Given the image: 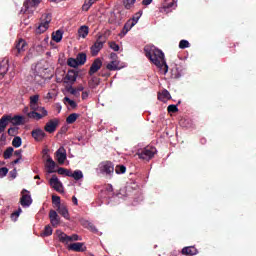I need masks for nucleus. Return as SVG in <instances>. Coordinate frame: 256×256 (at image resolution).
Segmentation results:
<instances>
[{"instance_id": "nucleus-47", "label": "nucleus", "mask_w": 256, "mask_h": 256, "mask_svg": "<svg viewBox=\"0 0 256 256\" xmlns=\"http://www.w3.org/2000/svg\"><path fill=\"white\" fill-rule=\"evenodd\" d=\"M21 211H22L21 208H19L17 211L13 212L11 214V219L13 221H17V217H19V215H21Z\"/></svg>"}, {"instance_id": "nucleus-16", "label": "nucleus", "mask_w": 256, "mask_h": 256, "mask_svg": "<svg viewBox=\"0 0 256 256\" xmlns=\"http://www.w3.org/2000/svg\"><path fill=\"white\" fill-rule=\"evenodd\" d=\"M9 123H11V115H3L0 119V133L5 132Z\"/></svg>"}, {"instance_id": "nucleus-25", "label": "nucleus", "mask_w": 256, "mask_h": 256, "mask_svg": "<svg viewBox=\"0 0 256 256\" xmlns=\"http://www.w3.org/2000/svg\"><path fill=\"white\" fill-rule=\"evenodd\" d=\"M106 69L108 71H119V69H121V67H119V61L112 60L110 63L106 65Z\"/></svg>"}, {"instance_id": "nucleus-40", "label": "nucleus", "mask_w": 256, "mask_h": 256, "mask_svg": "<svg viewBox=\"0 0 256 256\" xmlns=\"http://www.w3.org/2000/svg\"><path fill=\"white\" fill-rule=\"evenodd\" d=\"M93 3H95L93 0H85L82 9L83 11H89V9H91V6L93 5Z\"/></svg>"}, {"instance_id": "nucleus-9", "label": "nucleus", "mask_w": 256, "mask_h": 256, "mask_svg": "<svg viewBox=\"0 0 256 256\" xmlns=\"http://www.w3.org/2000/svg\"><path fill=\"white\" fill-rule=\"evenodd\" d=\"M57 127H59V119L54 118L46 123L44 131L47 133H55V131H57Z\"/></svg>"}, {"instance_id": "nucleus-37", "label": "nucleus", "mask_w": 256, "mask_h": 256, "mask_svg": "<svg viewBox=\"0 0 256 256\" xmlns=\"http://www.w3.org/2000/svg\"><path fill=\"white\" fill-rule=\"evenodd\" d=\"M23 141L21 140V137L15 136L14 139L12 140V145L15 148L21 147Z\"/></svg>"}, {"instance_id": "nucleus-57", "label": "nucleus", "mask_w": 256, "mask_h": 256, "mask_svg": "<svg viewBox=\"0 0 256 256\" xmlns=\"http://www.w3.org/2000/svg\"><path fill=\"white\" fill-rule=\"evenodd\" d=\"M70 241H79V235L73 234L72 236H70Z\"/></svg>"}, {"instance_id": "nucleus-35", "label": "nucleus", "mask_w": 256, "mask_h": 256, "mask_svg": "<svg viewBox=\"0 0 256 256\" xmlns=\"http://www.w3.org/2000/svg\"><path fill=\"white\" fill-rule=\"evenodd\" d=\"M137 0H122L125 9H131L135 5Z\"/></svg>"}, {"instance_id": "nucleus-2", "label": "nucleus", "mask_w": 256, "mask_h": 256, "mask_svg": "<svg viewBox=\"0 0 256 256\" xmlns=\"http://www.w3.org/2000/svg\"><path fill=\"white\" fill-rule=\"evenodd\" d=\"M136 155H138L139 159H142V161H151V159L157 155V148H155V146H146L139 149Z\"/></svg>"}, {"instance_id": "nucleus-31", "label": "nucleus", "mask_w": 256, "mask_h": 256, "mask_svg": "<svg viewBox=\"0 0 256 256\" xmlns=\"http://www.w3.org/2000/svg\"><path fill=\"white\" fill-rule=\"evenodd\" d=\"M159 101H163L164 99H171V93L167 89L162 90V93L158 94Z\"/></svg>"}, {"instance_id": "nucleus-15", "label": "nucleus", "mask_w": 256, "mask_h": 256, "mask_svg": "<svg viewBox=\"0 0 256 256\" xmlns=\"http://www.w3.org/2000/svg\"><path fill=\"white\" fill-rule=\"evenodd\" d=\"M50 185L57 191L58 193H61V189H63V183L59 181V178H57L56 175L52 176V179H50Z\"/></svg>"}, {"instance_id": "nucleus-26", "label": "nucleus", "mask_w": 256, "mask_h": 256, "mask_svg": "<svg viewBox=\"0 0 256 256\" xmlns=\"http://www.w3.org/2000/svg\"><path fill=\"white\" fill-rule=\"evenodd\" d=\"M197 248L193 246L184 247L182 249V255H197Z\"/></svg>"}, {"instance_id": "nucleus-48", "label": "nucleus", "mask_w": 256, "mask_h": 256, "mask_svg": "<svg viewBox=\"0 0 256 256\" xmlns=\"http://www.w3.org/2000/svg\"><path fill=\"white\" fill-rule=\"evenodd\" d=\"M17 131H18V128L11 127L8 129V135H10L11 137H15V135H17Z\"/></svg>"}, {"instance_id": "nucleus-61", "label": "nucleus", "mask_w": 256, "mask_h": 256, "mask_svg": "<svg viewBox=\"0 0 256 256\" xmlns=\"http://www.w3.org/2000/svg\"><path fill=\"white\" fill-rule=\"evenodd\" d=\"M55 109H56V111H58V113H61V109H62L61 104L56 103V104H55Z\"/></svg>"}, {"instance_id": "nucleus-52", "label": "nucleus", "mask_w": 256, "mask_h": 256, "mask_svg": "<svg viewBox=\"0 0 256 256\" xmlns=\"http://www.w3.org/2000/svg\"><path fill=\"white\" fill-rule=\"evenodd\" d=\"M39 103V95H33L30 97V104Z\"/></svg>"}, {"instance_id": "nucleus-6", "label": "nucleus", "mask_w": 256, "mask_h": 256, "mask_svg": "<svg viewBox=\"0 0 256 256\" xmlns=\"http://www.w3.org/2000/svg\"><path fill=\"white\" fill-rule=\"evenodd\" d=\"M100 173L108 175L111 177L115 172V165L111 161H105L99 164Z\"/></svg>"}, {"instance_id": "nucleus-54", "label": "nucleus", "mask_w": 256, "mask_h": 256, "mask_svg": "<svg viewBox=\"0 0 256 256\" xmlns=\"http://www.w3.org/2000/svg\"><path fill=\"white\" fill-rule=\"evenodd\" d=\"M100 77H111V73L108 72L107 70H101V72L99 73Z\"/></svg>"}, {"instance_id": "nucleus-18", "label": "nucleus", "mask_w": 256, "mask_h": 256, "mask_svg": "<svg viewBox=\"0 0 256 256\" xmlns=\"http://www.w3.org/2000/svg\"><path fill=\"white\" fill-rule=\"evenodd\" d=\"M57 211L59 215L63 216L64 219H66L67 221L71 219V217L69 216V209H67V206L65 204H62L61 206H59L57 208Z\"/></svg>"}, {"instance_id": "nucleus-27", "label": "nucleus", "mask_w": 256, "mask_h": 256, "mask_svg": "<svg viewBox=\"0 0 256 256\" xmlns=\"http://www.w3.org/2000/svg\"><path fill=\"white\" fill-rule=\"evenodd\" d=\"M52 39L55 41V43H61L63 39V31L57 30L56 32H53Z\"/></svg>"}, {"instance_id": "nucleus-39", "label": "nucleus", "mask_w": 256, "mask_h": 256, "mask_svg": "<svg viewBox=\"0 0 256 256\" xmlns=\"http://www.w3.org/2000/svg\"><path fill=\"white\" fill-rule=\"evenodd\" d=\"M141 15H143V11L136 12L134 16L130 19L135 25L139 22V19H141Z\"/></svg>"}, {"instance_id": "nucleus-50", "label": "nucleus", "mask_w": 256, "mask_h": 256, "mask_svg": "<svg viewBox=\"0 0 256 256\" xmlns=\"http://www.w3.org/2000/svg\"><path fill=\"white\" fill-rule=\"evenodd\" d=\"M177 4V0H172L167 6H164V11H168V9H171L172 7H175Z\"/></svg>"}, {"instance_id": "nucleus-20", "label": "nucleus", "mask_w": 256, "mask_h": 256, "mask_svg": "<svg viewBox=\"0 0 256 256\" xmlns=\"http://www.w3.org/2000/svg\"><path fill=\"white\" fill-rule=\"evenodd\" d=\"M10 123H12V125H25V117L23 116H11L10 115Z\"/></svg>"}, {"instance_id": "nucleus-12", "label": "nucleus", "mask_w": 256, "mask_h": 256, "mask_svg": "<svg viewBox=\"0 0 256 256\" xmlns=\"http://www.w3.org/2000/svg\"><path fill=\"white\" fill-rule=\"evenodd\" d=\"M56 159L60 165H63L67 159V150L64 147H60L56 153Z\"/></svg>"}, {"instance_id": "nucleus-13", "label": "nucleus", "mask_w": 256, "mask_h": 256, "mask_svg": "<svg viewBox=\"0 0 256 256\" xmlns=\"http://www.w3.org/2000/svg\"><path fill=\"white\" fill-rule=\"evenodd\" d=\"M101 67H103V62L99 58L95 59L89 69L88 74L90 76L95 75V73H97V71H99V69H101Z\"/></svg>"}, {"instance_id": "nucleus-8", "label": "nucleus", "mask_w": 256, "mask_h": 256, "mask_svg": "<svg viewBox=\"0 0 256 256\" xmlns=\"http://www.w3.org/2000/svg\"><path fill=\"white\" fill-rule=\"evenodd\" d=\"M47 115H48V112L45 108H42L41 111H31L27 113V117L29 119H35L36 121L43 119V117H47Z\"/></svg>"}, {"instance_id": "nucleus-19", "label": "nucleus", "mask_w": 256, "mask_h": 256, "mask_svg": "<svg viewBox=\"0 0 256 256\" xmlns=\"http://www.w3.org/2000/svg\"><path fill=\"white\" fill-rule=\"evenodd\" d=\"M56 235H58V239H59L60 243H70L71 242V236H68L61 230H57Z\"/></svg>"}, {"instance_id": "nucleus-34", "label": "nucleus", "mask_w": 256, "mask_h": 256, "mask_svg": "<svg viewBox=\"0 0 256 256\" xmlns=\"http://www.w3.org/2000/svg\"><path fill=\"white\" fill-rule=\"evenodd\" d=\"M52 203L57 209L63 205L61 204V197L55 195L52 196Z\"/></svg>"}, {"instance_id": "nucleus-4", "label": "nucleus", "mask_w": 256, "mask_h": 256, "mask_svg": "<svg viewBox=\"0 0 256 256\" xmlns=\"http://www.w3.org/2000/svg\"><path fill=\"white\" fill-rule=\"evenodd\" d=\"M49 23H51V14L45 13L40 18V24L36 28V33L41 35V33H45L47 29H49Z\"/></svg>"}, {"instance_id": "nucleus-62", "label": "nucleus", "mask_w": 256, "mask_h": 256, "mask_svg": "<svg viewBox=\"0 0 256 256\" xmlns=\"http://www.w3.org/2000/svg\"><path fill=\"white\" fill-rule=\"evenodd\" d=\"M65 175L66 177H73V171L66 169Z\"/></svg>"}, {"instance_id": "nucleus-33", "label": "nucleus", "mask_w": 256, "mask_h": 256, "mask_svg": "<svg viewBox=\"0 0 256 256\" xmlns=\"http://www.w3.org/2000/svg\"><path fill=\"white\" fill-rule=\"evenodd\" d=\"M72 179L80 181V179H83V172L81 170H75L72 174Z\"/></svg>"}, {"instance_id": "nucleus-56", "label": "nucleus", "mask_w": 256, "mask_h": 256, "mask_svg": "<svg viewBox=\"0 0 256 256\" xmlns=\"http://www.w3.org/2000/svg\"><path fill=\"white\" fill-rule=\"evenodd\" d=\"M57 173L59 175H65V173H67V169L63 168V167H60V168H58Z\"/></svg>"}, {"instance_id": "nucleus-24", "label": "nucleus", "mask_w": 256, "mask_h": 256, "mask_svg": "<svg viewBox=\"0 0 256 256\" xmlns=\"http://www.w3.org/2000/svg\"><path fill=\"white\" fill-rule=\"evenodd\" d=\"M45 167L48 169V173H55V161L50 156L46 160Z\"/></svg>"}, {"instance_id": "nucleus-32", "label": "nucleus", "mask_w": 256, "mask_h": 256, "mask_svg": "<svg viewBox=\"0 0 256 256\" xmlns=\"http://www.w3.org/2000/svg\"><path fill=\"white\" fill-rule=\"evenodd\" d=\"M51 235H53V228H51L49 225L45 226L43 232L41 233V237H49Z\"/></svg>"}, {"instance_id": "nucleus-30", "label": "nucleus", "mask_w": 256, "mask_h": 256, "mask_svg": "<svg viewBox=\"0 0 256 256\" xmlns=\"http://www.w3.org/2000/svg\"><path fill=\"white\" fill-rule=\"evenodd\" d=\"M78 35L80 37H82L83 39H85V37H87V35H89V27L87 26H81L78 30Z\"/></svg>"}, {"instance_id": "nucleus-11", "label": "nucleus", "mask_w": 256, "mask_h": 256, "mask_svg": "<svg viewBox=\"0 0 256 256\" xmlns=\"http://www.w3.org/2000/svg\"><path fill=\"white\" fill-rule=\"evenodd\" d=\"M49 219L52 227H59V224L61 223V217H59V214H57V211L50 210Z\"/></svg>"}, {"instance_id": "nucleus-1", "label": "nucleus", "mask_w": 256, "mask_h": 256, "mask_svg": "<svg viewBox=\"0 0 256 256\" xmlns=\"http://www.w3.org/2000/svg\"><path fill=\"white\" fill-rule=\"evenodd\" d=\"M144 53L147 59L153 63L160 71H163L164 75L169 71V66L167 65V61H165V53L155 48V46L149 47L146 46L144 48Z\"/></svg>"}, {"instance_id": "nucleus-14", "label": "nucleus", "mask_w": 256, "mask_h": 256, "mask_svg": "<svg viewBox=\"0 0 256 256\" xmlns=\"http://www.w3.org/2000/svg\"><path fill=\"white\" fill-rule=\"evenodd\" d=\"M31 135H32L33 139L38 142L43 141V139H45V137H47V134H45V131H43L40 128L32 130Z\"/></svg>"}, {"instance_id": "nucleus-23", "label": "nucleus", "mask_w": 256, "mask_h": 256, "mask_svg": "<svg viewBox=\"0 0 256 256\" xmlns=\"http://www.w3.org/2000/svg\"><path fill=\"white\" fill-rule=\"evenodd\" d=\"M133 27H135V24L133 23V21L131 19H129L123 29H122V32H121V35L122 37H125V35H127V33H129V31H131V29H133Z\"/></svg>"}, {"instance_id": "nucleus-46", "label": "nucleus", "mask_w": 256, "mask_h": 256, "mask_svg": "<svg viewBox=\"0 0 256 256\" xmlns=\"http://www.w3.org/2000/svg\"><path fill=\"white\" fill-rule=\"evenodd\" d=\"M86 225H87V229L92 231V233H97V227H95L93 223L86 222Z\"/></svg>"}, {"instance_id": "nucleus-5", "label": "nucleus", "mask_w": 256, "mask_h": 256, "mask_svg": "<svg viewBox=\"0 0 256 256\" xmlns=\"http://www.w3.org/2000/svg\"><path fill=\"white\" fill-rule=\"evenodd\" d=\"M26 49L27 42L23 38H20L18 41H16L15 47L12 49V55H15V57H19L21 53H25Z\"/></svg>"}, {"instance_id": "nucleus-28", "label": "nucleus", "mask_w": 256, "mask_h": 256, "mask_svg": "<svg viewBox=\"0 0 256 256\" xmlns=\"http://www.w3.org/2000/svg\"><path fill=\"white\" fill-rule=\"evenodd\" d=\"M76 61L79 65H85V63L87 62V54L83 52L78 53V55L76 56Z\"/></svg>"}, {"instance_id": "nucleus-51", "label": "nucleus", "mask_w": 256, "mask_h": 256, "mask_svg": "<svg viewBox=\"0 0 256 256\" xmlns=\"http://www.w3.org/2000/svg\"><path fill=\"white\" fill-rule=\"evenodd\" d=\"M68 93H70L71 95H75V97H77L78 93H77V89L73 88V86H69L67 88Z\"/></svg>"}, {"instance_id": "nucleus-44", "label": "nucleus", "mask_w": 256, "mask_h": 256, "mask_svg": "<svg viewBox=\"0 0 256 256\" xmlns=\"http://www.w3.org/2000/svg\"><path fill=\"white\" fill-rule=\"evenodd\" d=\"M31 111H43L45 107L39 106V103L30 104Z\"/></svg>"}, {"instance_id": "nucleus-45", "label": "nucleus", "mask_w": 256, "mask_h": 256, "mask_svg": "<svg viewBox=\"0 0 256 256\" xmlns=\"http://www.w3.org/2000/svg\"><path fill=\"white\" fill-rule=\"evenodd\" d=\"M168 113H177L179 111V108H177V105L171 104L167 108Z\"/></svg>"}, {"instance_id": "nucleus-58", "label": "nucleus", "mask_w": 256, "mask_h": 256, "mask_svg": "<svg viewBox=\"0 0 256 256\" xmlns=\"http://www.w3.org/2000/svg\"><path fill=\"white\" fill-rule=\"evenodd\" d=\"M89 97V91L82 92V99L85 101V99H88Z\"/></svg>"}, {"instance_id": "nucleus-21", "label": "nucleus", "mask_w": 256, "mask_h": 256, "mask_svg": "<svg viewBox=\"0 0 256 256\" xmlns=\"http://www.w3.org/2000/svg\"><path fill=\"white\" fill-rule=\"evenodd\" d=\"M68 249L70 251H76L77 253H83V251H85V249H83V243L81 242H76V243H72L68 246Z\"/></svg>"}, {"instance_id": "nucleus-17", "label": "nucleus", "mask_w": 256, "mask_h": 256, "mask_svg": "<svg viewBox=\"0 0 256 256\" xmlns=\"http://www.w3.org/2000/svg\"><path fill=\"white\" fill-rule=\"evenodd\" d=\"M7 71H9V60H2L0 63V79L7 75Z\"/></svg>"}, {"instance_id": "nucleus-60", "label": "nucleus", "mask_w": 256, "mask_h": 256, "mask_svg": "<svg viewBox=\"0 0 256 256\" xmlns=\"http://www.w3.org/2000/svg\"><path fill=\"white\" fill-rule=\"evenodd\" d=\"M10 175L12 177V179H15V177H17V169H14L10 172Z\"/></svg>"}, {"instance_id": "nucleus-49", "label": "nucleus", "mask_w": 256, "mask_h": 256, "mask_svg": "<svg viewBox=\"0 0 256 256\" xmlns=\"http://www.w3.org/2000/svg\"><path fill=\"white\" fill-rule=\"evenodd\" d=\"M7 173H9V169L7 167L0 168V177H6Z\"/></svg>"}, {"instance_id": "nucleus-55", "label": "nucleus", "mask_w": 256, "mask_h": 256, "mask_svg": "<svg viewBox=\"0 0 256 256\" xmlns=\"http://www.w3.org/2000/svg\"><path fill=\"white\" fill-rule=\"evenodd\" d=\"M23 150H16L15 152H14V156L15 157H17L18 159H23Z\"/></svg>"}, {"instance_id": "nucleus-7", "label": "nucleus", "mask_w": 256, "mask_h": 256, "mask_svg": "<svg viewBox=\"0 0 256 256\" xmlns=\"http://www.w3.org/2000/svg\"><path fill=\"white\" fill-rule=\"evenodd\" d=\"M21 194L22 197L20 198V205H22V207L31 206V203H33V199H31V194H29V191L27 189H23Z\"/></svg>"}, {"instance_id": "nucleus-29", "label": "nucleus", "mask_w": 256, "mask_h": 256, "mask_svg": "<svg viewBox=\"0 0 256 256\" xmlns=\"http://www.w3.org/2000/svg\"><path fill=\"white\" fill-rule=\"evenodd\" d=\"M77 119H79V114L77 113H72L70 114L67 118H66V123L68 125H73V123H75V121H77Z\"/></svg>"}, {"instance_id": "nucleus-43", "label": "nucleus", "mask_w": 256, "mask_h": 256, "mask_svg": "<svg viewBox=\"0 0 256 256\" xmlns=\"http://www.w3.org/2000/svg\"><path fill=\"white\" fill-rule=\"evenodd\" d=\"M189 47H191V44L189 43V41H187V40H181V41L179 42V49H187V48H189Z\"/></svg>"}, {"instance_id": "nucleus-53", "label": "nucleus", "mask_w": 256, "mask_h": 256, "mask_svg": "<svg viewBox=\"0 0 256 256\" xmlns=\"http://www.w3.org/2000/svg\"><path fill=\"white\" fill-rule=\"evenodd\" d=\"M110 49H113V51H119V44H116L115 42L109 43Z\"/></svg>"}, {"instance_id": "nucleus-36", "label": "nucleus", "mask_w": 256, "mask_h": 256, "mask_svg": "<svg viewBox=\"0 0 256 256\" xmlns=\"http://www.w3.org/2000/svg\"><path fill=\"white\" fill-rule=\"evenodd\" d=\"M13 147H8L3 154L4 159H11V157L13 156Z\"/></svg>"}, {"instance_id": "nucleus-22", "label": "nucleus", "mask_w": 256, "mask_h": 256, "mask_svg": "<svg viewBox=\"0 0 256 256\" xmlns=\"http://www.w3.org/2000/svg\"><path fill=\"white\" fill-rule=\"evenodd\" d=\"M77 77H79V72L75 70H68L65 79H67V81H70V83H75V81H77Z\"/></svg>"}, {"instance_id": "nucleus-10", "label": "nucleus", "mask_w": 256, "mask_h": 256, "mask_svg": "<svg viewBox=\"0 0 256 256\" xmlns=\"http://www.w3.org/2000/svg\"><path fill=\"white\" fill-rule=\"evenodd\" d=\"M39 3H41V0H26L24 2L25 12L33 13Z\"/></svg>"}, {"instance_id": "nucleus-38", "label": "nucleus", "mask_w": 256, "mask_h": 256, "mask_svg": "<svg viewBox=\"0 0 256 256\" xmlns=\"http://www.w3.org/2000/svg\"><path fill=\"white\" fill-rule=\"evenodd\" d=\"M67 65L69 67L77 68V67H79V62H77V59H75V58H69L67 60Z\"/></svg>"}, {"instance_id": "nucleus-64", "label": "nucleus", "mask_w": 256, "mask_h": 256, "mask_svg": "<svg viewBox=\"0 0 256 256\" xmlns=\"http://www.w3.org/2000/svg\"><path fill=\"white\" fill-rule=\"evenodd\" d=\"M72 203L73 205H79V201L77 200V197L75 196L72 197Z\"/></svg>"}, {"instance_id": "nucleus-41", "label": "nucleus", "mask_w": 256, "mask_h": 256, "mask_svg": "<svg viewBox=\"0 0 256 256\" xmlns=\"http://www.w3.org/2000/svg\"><path fill=\"white\" fill-rule=\"evenodd\" d=\"M64 103H68L72 109H76L77 107V102H75V100H71L69 97H64Z\"/></svg>"}, {"instance_id": "nucleus-63", "label": "nucleus", "mask_w": 256, "mask_h": 256, "mask_svg": "<svg viewBox=\"0 0 256 256\" xmlns=\"http://www.w3.org/2000/svg\"><path fill=\"white\" fill-rule=\"evenodd\" d=\"M153 3V0H143L142 5H151Z\"/></svg>"}, {"instance_id": "nucleus-42", "label": "nucleus", "mask_w": 256, "mask_h": 256, "mask_svg": "<svg viewBox=\"0 0 256 256\" xmlns=\"http://www.w3.org/2000/svg\"><path fill=\"white\" fill-rule=\"evenodd\" d=\"M125 171H127V168L124 165H118L115 168V173H117V175H122Z\"/></svg>"}, {"instance_id": "nucleus-3", "label": "nucleus", "mask_w": 256, "mask_h": 256, "mask_svg": "<svg viewBox=\"0 0 256 256\" xmlns=\"http://www.w3.org/2000/svg\"><path fill=\"white\" fill-rule=\"evenodd\" d=\"M105 43H107V36H98L96 42L90 48L92 57H97V55H99V51L103 49V45H105Z\"/></svg>"}, {"instance_id": "nucleus-59", "label": "nucleus", "mask_w": 256, "mask_h": 256, "mask_svg": "<svg viewBox=\"0 0 256 256\" xmlns=\"http://www.w3.org/2000/svg\"><path fill=\"white\" fill-rule=\"evenodd\" d=\"M92 81H93V83H95V85H99V83H101V79H99L97 77H93Z\"/></svg>"}]
</instances>
